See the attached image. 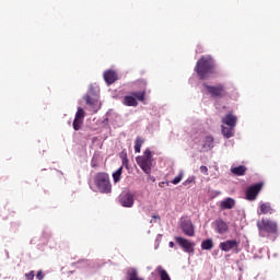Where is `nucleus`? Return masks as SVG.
I'll use <instances>...</instances> for the list:
<instances>
[{
    "label": "nucleus",
    "mask_w": 280,
    "mask_h": 280,
    "mask_svg": "<svg viewBox=\"0 0 280 280\" xmlns=\"http://www.w3.org/2000/svg\"><path fill=\"white\" fill-rule=\"evenodd\" d=\"M155 248H159V244H156V247Z\"/></svg>",
    "instance_id": "nucleus-40"
},
{
    "label": "nucleus",
    "mask_w": 280,
    "mask_h": 280,
    "mask_svg": "<svg viewBox=\"0 0 280 280\" xmlns=\"http://www.w3.org/2000/svg\"><path fill=\"white\" fill-rule=\"evenodd\" d=\"M273 209H272V206H270V202H261L260 203V212H258V215H266L268 213H273Z\"/></svg>",
    "instance_id": "nucleus-17"
},
{
    "label": "nucleus",
    "mask_w": 280,
    "mask_h": 280,
    "mask_svg": "<svg viewBox=\"0 0 280 280\" xmlns=\"http://www.w3.org/2000/svg\"><path fill=\"white\" fill-rule=\"evenodd\" d=\"M121 172H124V166H120L113 173L114 183H119V180H121Z\"/></svg>",
    "instance_id": "nucleus-25"
},
{
    "label": "nucleus",
    "mask_w": 280,
    "mask_h": 280,
    "mask_svg": "<svg viewBox=\"0 0 280 280\" xmlns=\"http://www.w3.org/2000/svg\"><path fill=\"white\" fill-rule=\"evenodd\" d=\"M214 226H215V231H217V233H219V235H224V233L229 232V225L222 219H217L214 221Z\"/></svg>",
    "instance_id": "nucleus-12"
},
{
    "label": "nucleus",
    "mask_w": 280,
    "mask_h": 280,
    "mask_svg": "<svg viewBox=\"0 0 280 280\" xmlns=\"http://www.w3.org/2000/svg\"><path fill=\"white\" fill-rule=\"evenodd\" d=\"M127 278L128 280H143V278H140L137 273V269L131 268L127 271Z\"/></svg>",
    "instance_id": "nucleus-22"
},
{
    "label": "nucleus",
    "mask_w": 280,
    "mask_h": 280,
    "mask_svg": "<svg viewBox=\"0 0 280 280\" xmlns=\"http://www.w3.org/2000/svg\"><path fill=\"white\" fill-rule=\"evenodd\" d=\"M217 196H220V191H217Z\"/></svg>",
    "instance_id": "nucleus-37"
},
{
    "label": "nucleus",
    "mask_w": 280,
    "mask_h": 280,
    "mask_svg": "<svg viewBox=\"0 0 280 280\" xmlns=\"http://www.w3.org/2000/svg\"><path fill=\"white\" fill-rule=\"evenodd\" d=\"M261 187H264V184L261 183L249 186L245 191V199L249 200V202H253V200H257V196H259Z\"/></svg>",
    "instance_id": "nucleus-6"
},
{
    "label": "nucleus",
    "mask_w": 280,
    "mask_h": 280,
    "mask_svg": "<svg viewBox=\"0 0 280 280\" xmlns=\"http://www.w3.org/2000/svg\"><path fill=\"white\" fill-rule=\"evenodd\" d=\"M179 226L187 237H194L196 235V226L191 222V219H182Z\"/></svg>",
    "instance_id": "nucleus-7"
},
{
    "label": "nucleus",
    "mask_w": 280,
    "mask_h": 280,
    "mask_svg": "<svg viewBox=\"0 0 280 280\" xmlns=\"http://www.w3.org/2000/svg\"><path fill=\"white\" fill-rule=\"evenodd\" d=\"M119 202L121 207H126L127 209H130L135 206V195L130 192H122L119 196Z\"/></svg>",
    "instance_id": "nucleus-9"
},
{
    "label": "nucleus",
    "mask_w": 280,
    "mask_h": 280,
    "mask_svg": "<svg viewBox=\"0 0 280 280\" xmlns=\"http://www.w3.org/2000/svg\"><path fill=\"white\" fill-rule=\"evenodd\" d=\"M240 246V242L237 240H229L225 242H221L219 248L223 250V253H230L233 248H237Z\"/></svg>",
    "instance_id": "nucleus-11"
},
{
    "label": "nucleus",
    "mask_w": 280,
    "mask_h": 280,
    "mask_svg": "<svg viewBox=\"0 0 280 280\" xmlns=\"http://www.w3.org/2000/svg\"><path fill=\"white\" fill-rule=\"evenodd\" d=\"M131 95H133L136 100H139V102H143V100H145V91L132 92Z\"/></svg>",
    "instance_id": "nucleus-27"
},
{
    "label": "nucleus",
    "mask_w": 280,
    "mask_h": 280,
    "mask_svg": "<svg viewBox=\"0 0 280 280\" xmlns=\"http://www.w3.org/2000/svg\"><path fill=\"white\" fill-rule=\"evenodd\" d=\"M200 172H201L202 174H206V176L209 175V168H207V166H205V165H201V166H200Z\"/></svg>",
    "instance_id": "nucleus-32"
},
{
    "label": "nucleus",
    "mask_w": 280,
    "mask_h": 280,
    "mask_svg": "<svg viewBox=\"0 0 280 280\" xmlns=\"http://www.w3.org/2000/svg\"><path fill=\"white\" fill-rule=\"evenodd\" d=\"M213 67L215 63L211 57H201L195 67V71L200 80H207L211 73H213Z\"/></svg>",
    "instance_id": "nucleus-1"
},
{
    "label": "nucleus",
    "mask_w": 280,
    "mask_h": 280,
    "mask_svg": "<svg viewBox=\"0 0 280 280\" xmlns=\"http://www.w3.org/2000/svg\"><path fill=\"white\" fill-rule=\"evenodd\" d=\"M260 231H266V233H277V222L270 220H262L258 223Z\"/></svg>",
    "instance_id": "nucleus-10"
},
{
    "label": "nucleus",
    "mask_w": 280,
    "mask_h": 280,
    "mask_svg": "<svg viewBox=\"0 0 280 280\" xmlns=\"http://www.w3.org/2000/svg\"><path fill=\"white\" fill-rule=\"evenodd\" d=\"M161 240H163V234H158L155 238V244H158V246L161 244Z\"/></svg>",
    "instance_id": "nucleus-34"
},
{
    "label": "nucleus",
    "mask_w": 280,
    "mask_h": 280,
    "mask_svg": "<svg viewBox=\"0 0 280 280\" xmlns=\"http://www.w3.org/2000/svg\"><path fill=\"white\" fill-rule=\"evenodd\" d=\"M98 91L100 89L97 86L90 84L88 95H97Z\"/></svg>",
    "instance_id": "nucleus-28"
},
{
    "label": "nucleus",
    "mask_w": 280,
    "mask_h": 280,
    "mask_svg": "<svg viewBox=\"0 0 280 280\" xmlns=\"http://www.w3.org/2000/svg\"><path fill=\"white\" fill-rule=\"evenodd\" d=\"M92 167H95V164L92 163Z\"/></svg>",
    "instance_id": "nucleus-39"
},
{
    "label": "nucleus",
    "mask_w": 280,
    "mask_h": 280,
    "mask_svg": "<svg viewBox=\"0 0 280 280\" xmlns=\"http://www.w3.org/2000/svg\"><path fill=\"white\" fill-rule=\"evenodd\" d=\"M84 117H85L84 109L82 107H78V110L74 116V120L72 122L73 130L78 131L80 130V128H82V124H84Z\"/></svg>",
    "instance_id": "nucleus-8"
},
{
    "label": "nucleus",
    "mask_w": 280,
    "mask_h": 280,
    "mask_svg": "<svg viewBox=\"0 0 280 280\" xmlns=\"http://www.w3.org/2000/svg\"><path fill=\"white\" fill-rule=\"evenodd\" d=\"M36 279H37V280H43V279H45V273H43V270H39V271L37 272Z\"/></svg>",
    "instance_id": "nucleus-33"
},
{
    "label": "nucleus",
    "mask_w": 280,
    "mask_h": 280,
    "mask_svg": "<svg viewBox=\"0 0 280 280\" xmlns=\"http://www.w3.org/2000/svg\"><path fill=\"white\" fill-rule=\"evenodd\" d=\"M141 145H143V138L137 137L135 143V152L139 154L141 152Z\"/></svg>",
    "instance_id": "nucleus-26"
},
{
    "label": "nucleus",
    "mask_w": 280,
    "mask_h": 280,
    "mask_svg": "<svg viewBox=\"0 0 280 280\" xmlns=\"http://www.w3.org/2000/svg\"><path fill=\"white\" fill-rule=\"evenodd\" d=\"M205 89L208 92V95L211 97H214L217 100H222V97H226V88H224V84H218V85H209L207 83H203Z\"/></svg>",
    "instance_id": "nucleus-4"
},
{
    "label": "nucleus",
    "mask_w": 280,
    "mask_h": 280,
    "mask_svg": "<svg viewBox=\"0 0 280 280\" xmlns=\"http://www.w3.org/2000/svg\"><path fill=\"white\" fill-rule=\"evenodd\" d=\"M175 242L180 246V248L184 250V253H187L188 255H194L196 243L180 236H175Z\"/></svg>",
    "instance_id": "nucleus-5"
},
{
    "label": "nucleus",
    "mask_w": 280,
    "mask_h": 280,
    "mask_svg": "<svg viewBox=\"0 0 280 280\" xmlns=\"http://www.w3.org/2000/svg\"><path fill=\"white\" fill-rule=\"evenodd\" d=\"M203 148L206 150H212V148H213V137H211V136L206 137V139L203 141Z\"/></svg>",
    "instance_id": "nucleus-24"
},
{
    "label": "nucleus",
    "mask_w": 280,
    "mask_h": 280,
    "mask_svg": "<svg viewBox=\"0 0 280 280\" xmlns=\"http://www.w3.org/2000/svg\"><path fill=\"white\" fill-rule=\"evenodd\" d=\"M168 246H170V248H174V242L171 241V242L168 243Z\"/></svg>",
    "instance_id": "nucleus-35"
},
{
    "label": "nucleus",
    "mask_w": 280,
    "mask_h": 280,
    "mask_svg": "<svg viewBox=\"0 0 280 280\" xmlns=\"http://www.w3.org/2000/svg\"><path fill=\"white\" fill-rule=\"evenodd\" d=\"M26 280H34L35 273L34 270L30 271L28 273L24 275Z\"/></svg>",
    "instance_id": "nucleus-31"
},
{
    "label": "nucleus",
    "mask_w": 280,
    "mask_h": 280,
    "mask_svg": "<svg viewBox=\"0 0 280 280\" xmlns=\"http://www.w3.org/2000/svg\"><path fill=\"white\" fill-rule=\"evenodd\" d=\"M222 135L225 139H231L235 136V127H224L222 126Z\"/></svg>",
    "instance_id": "nucleus-19"
},
{
    "label": "nucleus",
    "mask_w": 280,
    "mask_h": 280,
    "mask_svg": "<svg viewBox=\"0 0 280 280\" xmlns=\"http://www.w3.org/2000/svg\"><path fill=\"white\" fill-rule=\"evenodd\" d=\"M201 248L202 250H211L213 248V240L207 238L201 242Z\"/></svg>",
    "instance_id": "nucleus-23"
},
{
    "label": "nucleus",
    "mask_w": 280,
    "mask_h": 280,
    "mask_svg": "<svg viewBox=\"0 0 280 280\" xmlns=\"http://www.w3.org/2000/svg\"><path fill=\"white\" fill-rule=\"evenodd\" d=\"M94 183L101 194H110V191H113L110 177L106 173H97L94 177Z\"/></svg>",
    "instance_id": "nucleus-2"
},
{
    "label": "nucleus",
    "mask_w": 280,
    "mask_h": 280,
    "mask_svg": "<svg viewBox=\"0 0 280 280\" xmlns=\"http://www.w3.org/2000/svg\"><path fill=\"white\" fill-rule=\"evenodd\" d=\"M155 272H158V275H160L161 280H172L170 278V275L167 273V271L165 269H163V267H161V266L156 267Z\"/></svg>",
    "instance_id": "nucleus-21"
},
{
    "label": "nucleus",
    "mask_w": 280,
    "mask_h": 280,
    "mask_svg": "<svg viewBox=\"0 0 280 280\" xmlns=\"http://www.w3.org/2000/svg\"><path fill=\"white\" fill-rule=\"evenodd\" d=\"M222 124L229 126L231 128H235L237 126V117L233 114H226L224 118H222Z\"/></svg>",
    "instance_id": "nucleus-14"
},
{
    "label": "nucleus",
    "mask_w": 280,
    "mask_h": 280,
    "mask_svg": "<svg viewBox=\"0 0 280 280\" xmlns=\"http://www.w3.org/2000/svg\"><path fill=\"white\" fill-rule=\"evenodd\" d=\"M153 222H154V221H153V220H151V221H150V224H152Z\"/></svg>",
    "instance_id": "nucleus-38"
},
{
    "label": "nucleus",
    "mask_w": 280,
    "mask_h": 280,
    "mask_svg": "<svg viewBox=\"0 0 280 280\" xmlns=\"http://www.w3.org/2000/svg\"><path fill=\"white\" fill-rule=\"evenodd\" d=\"M152 218H153V220H160V217L155 215V214H153Z\"/></svg>",
    "instance_id": "nucleus-36"
},
{
    "label": "nucleus",
    "mask_w": 280,
    "mask_h": 280,
    "mask_svg": "<svg viewBox=\"0 0 280 280\" xmlns=\"http://www.w3.org/2000/svg\"><path fill=\"white\" fill-rule=\"evenodd\" d=\"M136 161L144 174H152V151L150 149H145L143 155L137 156Z\"/></svg>",
    "instance_id": "nucleus-3"
},
{
    "label": "nucleus",
    "mask_w": 280,
    "mask_h": 280,
    "mask_svg": "<svg viewBox=\"0 0 280 280\" xmlns=\"http://www.w3.org/2000/svg\"><path fill=\"white\" fill-rule=\"evenodd\" d=\"M83 100H85V104H88V106H96L98 100H100V96L96 95L95 93L92 95V94H85L83 96Z\"/></svg>",
    "instance_id": "nucleus-15"
},
{
    "label": "nucleus",
    "mask_w": 280,
    "mask_h": 280,
    "mask_svg": "<svg viewBox=\"0 0 280 280\" xmlns=\"http://www.w3.org/2000/svg\"><path fill=\"white\" fill-rule=\"evenodd\" d=\"M191 183H196V176H189L184 183L183 185L185 187H187V185H191Z\"/></svg>",
    "instance_id": "nucleus-29"
},
{
    "label": "nucleus",
    "mask_w": 280,
    "mask_h": 280,
    "mask_svg": "<svg viewBox=\"0 0 280 280\" xmlns=\"http://www.w3.org/2000/svg\"><path fill=\"white\" fill-rule=\"evenodd\" d=\"M234 176H244L246 174V167L244 165L235 166L231 168Z\"/></svg>",
    "instance_id": "nucleus-20"
},
{
    "label": "nucleus",
    "mask_w": 280,
    "mask_h": 280,
    "mask_svg": "<svg viewBox=\"0 0 280 280\" xmlns=\"http://www.w3.org/2000/svg\"><path fill=\"white\" fill-rule=\"evenodd\" d=\"M235 207V199L228 197L220 203V209L226 210V209H233Z\"/></svg>",
    "instance_id": "nucleus-16"
},
{
    "label": "nucleus",
    "mask_w": 280,
    "mask_h": 280,
    "mask_svg": "<svg viewBox=\"0 0 280 280\" xmlns=\"http://www.w3.org/2000/svg\"><path fill=\"white\" fill-rule=\"evenodd\" d=\"M151 275L154 276V272H152Z\"/></svg>",
    "instance_id": "nucleus-41"
},
{
    "label": "nucleus",
    "mask_w": 280,
    "mask_h": 280,
    "mask_svg": "<svg viewBox=\"0 0 280 280\" xmlns=\"http://www.w3.org/2000/svg\"><path fill=\"white\" fill-rule=\"evenodd\" d=\"M122 104L125 106H138L139 105V103L137 102V100L135 98V96L132 94L126 95L124 97Z\"/></svg>",
    "instance_id": "nucleus-18"
},
{
    "label": "nucleus",
    "mask_w": 280,
    "mask_h": 280,
    "mask_svg": "<svg viewBox=\"0 0 280 280\" xmlns=\"http://www.w3.org/2000/svg\"><path fill=\"white\" fill-rule=\"evenodd\" d=\"M180 180H183V172H180V173L172 180V184H173V185H178V183H180Z\"/></svg>",
    "instance_id": "nucleus-30"
},
{
    "label": "nucleus",
    "mask_w": 280,
    "mask_h": 280,
    "mask_svg": "<svg viewBox=\"0 0 280 280\" xmlns=\"http://www.w3.org/2000/svg\"><path fill=\"white\" fill-rule=\"evenodd\" d=\"M103 78L106 84L110 86V84H115V82H117V72L113 70H107L104 72Z\"/></svg>",
    "instance_id": "nucleus-13"
}]
</instances>
